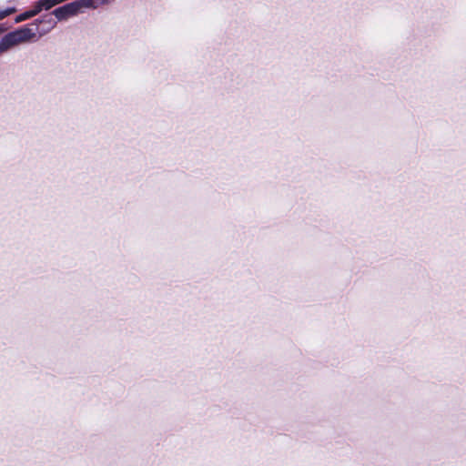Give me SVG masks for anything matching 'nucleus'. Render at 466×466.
Instances as JSON below:
<instances>
[{"label": "nucleus", "mask_w": 466, "mask_h": 466, "mask_svg": "<svg viewBox=\"0 0 466 466\" xmlns=\"http://www.w3.org/2000/svg\"><path fill=\"white\" fill-rule=\"evenodd\" d=\"M4 31V29L0 26V34Z\"/></svg>", "instance_id": "obj_8"}, {"label": "nucleus", "mask_w": 466, "mask_h": 466, "mask_svg": "<svg viewBox=\"0 0 466 466\" xmlns=\"http://www.w3.org/2000/svg\"><path fill=\"white\" fill-rule=\"evenodd\" d=\"M42 22H43V21H42V20H40V19H36V20H35V23H42Z\"/></svg>", "instance_id": "obj_7"}, {"label": "nucleus", "mask_w": 466, "mask_h": 466, "mask_svg": "<svg viewBox=\"0 0 466 466\" xmlns=\"http://www.w3.org/2000/svg\"><path fill=\"white\" fill-rule=\"evenodd\" d=\"M89 5V0H76L53 11L58 20H65L82 12Z\"/></svg>", "instance_id": "obj_2"}, {"label": "nucleus", "mask_w": 466, "mask_h": 466, "mask_svg": "<svg viewBox=\"0 0 466 466\" xmlns=\"http://www.w3.org/2000/svg\"><path fill=\"white\" fill-rule=\"evenodd\" d=\"M41 11H42L41 7H39L38 5L36 3H35L31 10L25 11V12L18 15L15 18V22L17 24V23L25 21L27 19H30V18L34 17L35 15H38Z\"/></svg>", "instance_id": "obj_3"}, {"label": "nucleus", "mask_w": 466, "mask_h": 466, "mask_svg": "<svg viewBox=\"0 0 466 466\" xmlns=\"http://www.w3.org/2000/svg\"><path fill=\"white\" fill-rule=\"evenodd\" d=\"M65 0H38L35 2L41 10H49L53 6L64 2Z\"/></svg>", "instance_id": "obj_4"}, {"label": "nucleus", "mask_w": 466, "mask_h": 466, "mask_svg": "<svg viewBox=\"0 0 466 466\" xmlns=\"http://www.w3.org/2000/svg\"><path fill=\"white\" fill-rule=\"evenodd\" d=\"M16 12V8L15 7H8L5 10H0V20H3L4 18H5L6 16L12 15V14H15Z\"/></svg>", "instance_id": "obj_5"}, {"label": "nucleus", "mask_w": 466, "mask_h": 466, "mask_svg": "<svg viewBox=\"0 0 466 466\" xmlns=\"http://www.w3.org/2000/svg\"><path fill=\"white\" fill-rule=\"evenodd\" d=\"M108 0H89V5L86 8H97L99 5L106 4Z\"/></svg>", "instance_id": "obj_6"}, {"label": "nucleus", "mask_w": 466, "mask_h": 466, "mask_svg": "<svg viewBox=\"0 0 466 466\" xmlns=\"http://www.w3.org/2000/svg\"><path fill=\"white\" fill-rule=\"evenodd\" d=\"M36 35L33 29L24 26L6 34L0 41V54L7 51L15 46L28 42Z\"/></svg>", "instance_id": "obj_1"}]
</instances>
